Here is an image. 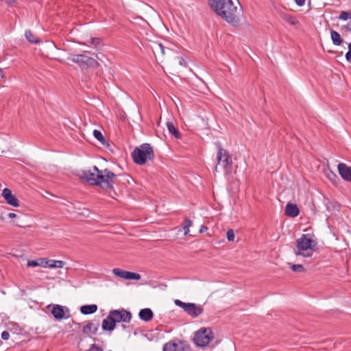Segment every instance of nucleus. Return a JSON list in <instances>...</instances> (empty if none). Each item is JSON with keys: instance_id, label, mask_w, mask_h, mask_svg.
<instances>
[{"instance_id": "1", "label": "nucleus", "mask_w": 351, "mask_h": 351, "mask_svg": "<svg viewBox=\"0 0 351 351\" xmlns=\"http://www.w3.org/2000/svg\"><path fill=\"white\" fill-rule=\"evenodd\" d=\"M210 8L227 23L237 25L239 22L238 0H208Z\"/></svg>"}, {"instance_id": "2", "label": "nucleus", "mask_w": 351, "mask_h": 351, "mask_svg": "<svg viewBox=\"0 0 351 351\" xmlns=\"http://www.w3.org/2000/svg\"><path fill=\"white\" fill-rule=\"evenodd\" d=\"M79 176L90 184L100 186L106 189L112 188L117 178V175L108 169L99 170L96 166L91 169L82 171Z\"/></svg>"}, {"instance_id": "3", "label": "nucleus", "mask_w": 351, "mask_h": 351, "mask_svg": "<svg viewBox=\"0 0 351 351\" xmlns=\"http://www.w3.org/2000/svg\"><path fill=\"white\" fill-rule=\"evenodd\" d=\"M316 245L317 242L311 238L310 234H302L296 240V245L293 250L294 253L297 256L310 257Z\"/></svg>"}, {"instance_id": "4", "label": "nucleus", "mask_w": 351, "mask_h": 351, "mask_svg": "<svg viewBox=\"0 0 351 351\" xmlns=\"http://www.w3.org/2000/svg\"><path fill=\"white\" fill-rule=\"evenodd\" d=\"M217 165L215 167L216 172H219L221 170L225 171L226 174L232 172V160L228 152L223 149L219 143H217Z\"/></svg>"}, {"instance_id": "5", "label": "nucleus", "mask_w": 351, "mask_h": 351, "mask_svg": "<svg viewBox=\"0 0 351 351\" xmlns=\"http://www.w3.org/2000/svg\"><path fill=\"white\" fill-rule=\"evenodd\" d=\"M135 163L143 165L147 160L154 158V154L152 146L148 143H144L138 147H136L132 154Z\"/></svg>"}, {"instance_id": "6", "label": "nucleus", "mask_w": 351, "mask_h": 351, "mask_svg": "<svg viewBox=\"0 0 351 351\" xmlns=\"http://www.w3.org/2000/svg\"><path fill=\"white\" fill-rule=\"evenodd\" d=\"M69 60L77 64L80 67L88 68V67H97L99 64L93 58L89 57L86 54H71Z\"/></svg>"}, {"instance_id": "7", "label": "nucleus", "mask_w": 351, "mask_h": 351, "mask_svg": "<svg viewBox=\"0 0 351 351\" xmlns=\"http://www.w3.org/2000/svg\"><path fill=\"white\" fill-rule=\"evenodd\" d=\"M214 339V335L209 328H202L195 332L193 341L199 347L207 346Z\"/></svg>"}, {"instance_id": "8", "label": "nucleus", "mask_w": 351, "mask_h": 351, "mask_svg": "<svg viewBox=\"0 0 351 351\" xmlns=\"http://www.w3.org/2000/svg\"><path fill=\"white\" fill-rule=\"evenodd\" d=\"M175 304L183 308L187 314L193 317L199 316L203 312L202 306L194 303H185L181 300H176Z\"/></svg>"}, {"instance_id": "9", "label": "nucleus", "mask_w": 351, "mask_h": 351, "mask_svg": "<svg viewBox=\"0 0 351 351\" xmlns=\"http://www.w3.org/2000/svg\"><path fill=\"white\" fill-rule=\"evenodd\" d=\"M108 315L115 324L121 322L129 323L132 319L131 313L125 309L112 310Z\"/></svg>"}, {"instance_id": "10", "label": "nucleus", "mask_w": 351, "mask_h": 351, "mask_svg": "<svg viewBox=\"0 0 351 351\" xmlns=\"http://www.w3.org/2000/svg\"><path fill=\"white\" fill-rule=\"evenodd\" d=\"M162 351H191V348L184 341H170L163 346Z\"/></svg>"}, {"instance_id": "11", "label": "nucleus", "mask_w": 351, "mask_h": 351, "mask_svg": "<svg viewBox=\"0 0 351 351\" xmlns=\"http://www.w3.org/2000/svg\"><path fill=\"white\" fill-rule=\"evenodd\" d=\"M112 273L117 277H119L125 280H138L141 279V276L140 274L137 273H133L131 271H128L125 270H122L121 269L115 268L112 270Z\"/></svg>"}, {"instance_id": "12", "label": "nucleus", "mask_w": 351, "mask_h": 351, "mask_svg": "<svg viewBox=\"0 0 351 351\" xmlns=\"http://www.w3.org/2000/svg\"><path fill=\"white\" fill-rule=\"evenodd\" d=\"M2 196L9 205L14 207H18L19 206L18 199L14 194H12L11 190L9 189L5 188L3 190Z\"/></svg>"}, {"instance_id": "13", "label": "nucleus", "mask_w": 351, "mask_h": 351, "mask_svg": "<svg viewBox=\"0 0 351 351\" xmlns=\"http://www.w3.org/2000/svg\"><path fill=\"white\" fill-rule=\"evenodd\" d=\"M341 178L348 182H351V167L344 163H339L337 167Z\"/></svg>"}, {"instance_id": "14", "label": "nucleus", "mask_w": 351, "mask_h": 351, "mask_svg": "<svg viewBox=\"0 0 351 351\" xmlns=\"http://www.w3.org/2000/svg\"><path fill=\"white\" fill-rule=\"evenodd\" d=\"M51 314L53 317L57 320H60L62 319H67L69 317V315H65L64 307L61 305H54L51 310Z\"/></svg>"}, {"instance_id": "15", "label": "nucleus", "mask_w": 351, "mask_h": 351, "mask_svg": "<svg viewBox=\"0 0 351 351\" xmlns=\"http://www.w3.org/2000/svg\"><path fill=\"white\" fill-rule=\"evenodd\" d=\"M99 328L98 323L88 322L83 328V332L86 335H95L96 334Z\"/></svg>"}, {"instance_id": "16", "label": "nucleus", "mask_w": 351, "mask_h": 351, "mask_svg": "<svg viewBox=\"0 0 351 351\" xmlns=\"http://www.w3.org/2000/svg\"><path fill=\"white\" fill-rule=\"evenodd\" d=\"M285 213L287 215L295 217L299 214V209L296 204L288 203L285 207Z\"/></svg>"}, {"instance_id": "17", "label": "nucleus", "mask_w": 351, "mask_h": 351, "mask_svg": "<svg viewBox=\"0 0 351 351\" xmlns=\"http://www.w3.org/2000/svg\"><path fill=\"white\" fill-rule=\"evenodd\" d=\"M138 315L141 319L149 322L153 318L154 314L150 308H147L141 310Z\"/></svg>"}, {"instance_id": "18", "label": "nucleus", "mask_w": 351, "mask_h": 351, "mask_svg": "<svg viewBox=\"0 0 351 351\" xmlns=\"http://www.w3.org/2000/svg\"><path fill=\"white\" fill-rule=\"evenodd\" d=\"M116 324L113 322L112 319L108 315L106 319L102 322V329L107 331H112L115 328Z\"/></svg>"}, {"instance_id": "19", "label": "nucleus", "mask_w": 351, "mask_h": 351, "mask_svg": "<svg viewBox=\"0 0 351 351\" xmlns=\"http://www.w3.org/2000/svg\"><path fill=\"white\" fill-rule=\"evenodd\" d=\"M97 306L96 304L84 305L80 308V311L82 314L88 315L92 314L97 311Z\"/></svg>"}, {"instance_id": "20", "label": "nucleus", "mask_w": 351, "mask_h": 351, "mask_svg": "<svg viewBox=\"0 0 351 351\" xmlns=\"http://www.w3.org/2000/svg\"><path fill=\"white\" fill-rule=\"evenodd\" d=\"M330 36L334 45H340L343 43L340 34L333 29L330 30Z\"/></svg>"}, {"instance_id": "21", "label": "nucleus", "mask_w": 351, "mask_h": 351, "mask_svg": "<svg viewBox=\"0 0 351 351\" xmlns=\"http://www.w3.org/2000/svg\"><path fill=\"white\" fill-rule=\"evenodd\" d=\"M167 127L170 134L173 135L176 138H181V134L176 128L172 122H167Z\"/></svg>"}, {"instance_id": "22", "label": "nucleus", "mask_w": 351, "mask_h": 351, "mask_svg": "<svg viewBox=\"0 0 351 351\" xmlns=\"http://www.w3.org/2000/svg\"><path fill=\"white\" fill-rule=\"evenodd\" d=\"M165 47L161 43H154L152 50L154 54L160 53L162 56L165 54Z\"/></svg>"}, {"instance_id": "23", "label": "nucleus", "mask_w": 351, "mask_h": 351, "mask_svg": "<svg viewBox=\"0 0 351 351\" xmlns=\"http://www.w3.org/2000/svg\"><path fill=\"white\" fill-rule=\"evenodd\" d=\"M25 37L28 41L31 43L37 44L40 43V40L36 38L34 34L30 30L25 31Z\"/></svg>"}, {"instance_id": "24", "label": "nucleus", "mask_w": 351, "mask_h": 351, "mask_svg": "<svg viewBox=\"0 0 351 351\" xmlns=\"http://www.w3.org/2000/svg\"><path fill=\"white\" fill-rule=\"evenodd\" d=\"M64 265V262L62 261L49 260L48 267L50 268H62Z\"/></svg>"}, {"instance_id": "25", "label": "nucleus", "mask_w": 351, "mask_h": 351, "mask_svg": "<svg viewBox=\"0 0 351 351\" xmlns=\"http://www.w3.org/2000/svg\"><path fill=\"white\" fill-rule=\"evenodd\" d=\"M191 225H192V221L187 218L185 219V220L183 223V225H182V228L184 230V235H187L189 234V227L191 226Z\"/></svg>"}, {"instance_id": "26", "label": "nucleus", "mask_w": 351, "mask_h": 351, "mask_svg": "<svg viewBox=\"0 0 351 351\" xmlns=\"http://www.w3.org/2000/svg\"><path fill=\"white\" fill-rule=\"evenodd\" d=\"M339 20L346 21L351 19V11H341L339 16H338Z\"/></svg>"}, {"instance_id": "27", "label": "nucleus", "mask_w": 351, "mask_h": 351, "mask_svg": "<svg viewBox=\"0 0 351 351\" xmlns=\"http://www.w3.org/2000/svg\"><path fill=\"white\" fill-rule=\"evenodd\" d=\"M93 135L95 138H97L100 143L102 144L105 143L106 140L100 131L95 130L93 131Z\"/></svg>"}, {"instance_id": "28", "label": "nucleus", "mask_w": 351, "mask_h": 351, "mask_svg": "<svg viewBox=\"0 0 351 351\" xmlns=\"http://www.w3.org/2000/svg\"><path fill=\"white\" fill-rule=\"evenodd\" d=\"M326 176L333 183H336V180H338L337 176L335 173H334L331 170L326 171Z\"/></svg>"}, {"instance_id": "29", "label": "nucleus", "mask_w": 351, "mask_h": 351, "mask_svg": "<svg viewBox=\"0 0 351 351\" xmlns=\"http://www.w3.org/2000/svg\"><path fill=\"white\" fill-rule=\"evenodd\" d=\"M291 268L292 271L295 272H303L304 271V269L302 265L298 264V265H292L291 266Z\"/></svg>"}, {"instance_id": "30", "label": "nucleus", "mask_w": 351, "mask_h": 351, "mask_svg": "<svg viewBox=\"0 0 351 351\" xmlns=\"http://www.w3.org/2000/svg\"><path fill=\"white\" fill-rule=\"evenodd\" d=\"M226 237L229 241H232L234 239V232L233 230L230 229L226 232Z\"/></svg>"}, {"instance_id": "31", "label": "nucleus", "mask_w": 351, "mask_h": 351, "mask_svg": "<svg viewBox=\"0 0 351 351\" xmlns=\"http://www.w3.org/2000/svg\"><path fill=\"white\" fill-rule=\"evenodd\" d=\"M87 351H104V349L97 344H91Z\"/></svg>"}, {"instance_id": "32", "label": "nucleus", "mask_w": 351, "mask_h": 351, "mask_svg": "<svg viewBox=\"0 0 351 351\" xmlns=\"http://www.w3.org/2000/svg\"><path fill=\"white\" fill-rule=\"evenodd\" d=\"M38 261V266L42 267H48V261L46 258H39Z\"/></svg>"}, {"instance_id": "33", "label": "nucleus", "mask_w": 351, "mask_h": 351, "mask_svg": "<svg viewBox=\"0 0 351 351\" xmlns=\"http://www.w3.org/2000/svg\"><path fill=\"white\" fill-rule=\"evenodd\" d=\"M346 58L348 62H351V43L348 45V51L346 54Z\"/></svg>"}, {"instance_id": "34", "label": "nucleus", "mask_w": 351, "mask_h": 351, "mask_svg": "<svg viewBox=\"0 0 351 351\" xmlns=\"http://www.w3.org/2000/svg\"><path fill=\"white\" fill-rule=\"evenodd\" d=\"M27 267H38V261H28L27 263Z\"/></svg>"}, {"instance_id": "35", "label": "nucleus", "mask_w": 351, "mask_h": 351, "mask_svg": "<svg viewBox=\"0 0 351 351\" xmlns=\"http://www.w3.org/2000/svg\"><path fill=\"white\" fill-rule=\"evenodd\" d=\"M9 337H10V333L8 331H3L1 333V338L3 340H8L9 339Z\"/></svg>"}, {"instance_id": "36", "label": "nucleus", "mask_w": 351, "mask_h": 351, "mask_svg": "<svg viewBox=\"0 0 351 351\" xmlns=\"http://www.w3.org/2000/svg\"><path fill=\"white\" fill-rule=\"evenodd\" d=\"M179 64L181 66H186V62L184 60V59L183 58H179Z\"/></svg>"}, {"instance_id": "37", "label": "nucleus", "mask_w": 351, "mask_h": 351, "mask_svg": "<svg viewBox=\"0 0 351 351\" xmlns=\"http://www.w3.org/2000/svg\"><path fill=\"white\" fill-rule=\"evenodd\" d=\"M295 3L299 6H302L305 3V0H295Z\"/></svg>"}, {"instance_id": "38", "label": "nucleus", "mask_w": 351, "mask_h": 351, "mask_svg": "<svg viewBox=\"0 0 351 351\" xmlns=\"http://www.w3.org/2000/svg\"><path fill=\"white\" fill-rule=\"evenodd\" d=\"M345 28L347 30L351 31V21L345 26Z\"/></svg>"}, {"instance_id": "39", "label": "nucleus", "mask_w": 351, "mask_h": 351, "mask_svg": "<svg viewBox=\"0 0 351 351\" xmlns=\"http://www.w3.org/2000/svg\"><path fill=\"white\" fill-rule=\"evenodd\" d=\"M91 43L94 45H97V43H99V39L98 38H92Z\"/></svg>"}, {"instance_id": "40", "label": "nucleus", "mask_w": 351, "mask_h": 351, "mask_svg": "<svg viewBox=\"0 0 351 351\" xmlns=\"http://www.w3.org/2000/svg\"><path fill=\"white\" fill-rule=\"evenodd\" d=\"M8 217H9L10 218H14V217H16V215L15 213H10L8 214Z\"/></svg>"}, {"instance_id": "41", "label": "nucleus", "mask_w": 351, "mask_h": 351, "mask_svg": "<svg viewBox=\"0 0 351 351\" xmlns=\"http://www.w3.org/2000/svg\"><path fill=\"white\" fill-rule=\"evenodd\" d=\"M207 230V228L206 226H202L199 232H203L204 230Z\"/></svg>"}, {"instance_id": "42", "label": "nucleus", "mask_w": 351, "mask_h": 351, "mask_svg": "<svg viewBox=\"0 0 351 351\" xmlns=\"http://www.w3.org/2000/svg\"><path fill=\"white\" fill-rule=\"evenodd\" d=\"M13 1H14V0H10L9 1H8V3L11 4Z\"/></svg>"}, {"instance_id": "43", "label": "nucleus", "mask_w": 351, "mask_h": 351, "mask_svg": "<svg viewBox=\"0 0 351 351\" xmlns=\"http://www.w3.org/2000/svg\"><path fill=\"white\" fill-rule=\"evenodd\" d=\"M122 328H123V329H125V328H126V326H125L124 324H123V325H122Z\"/></svg>"}, {"instance_id": "44", "label": "nucleus", "mask_w": 351, "mask_h": 351, "mask_svg": "<svg viewBox=\"0 0 351 351\" xmlns=\"http://www.w3.org/2000/svg\"><path fill=\"white\" fill-rule=\"evenodd\" d=\"M0 219L3 220V217L0 215Z\"/></svg>"}, {"instance_id": "45", "label": "nucleus", "mask_w": 351, "mask_h": 351, "mask_svg": "<svg viewBox=\"0 0 351 351\" xmlns=\"http://www.w3.org/2000/svg\"><path fill=\"white\" fill-rule=\"evenodd\" d=\"M2 71L0 70V76H1Z\"/></svg>"}, {"instance_id": "46", "label": "nucleus", "mask_w": 351, "mask_h": 351, "mask_svg": "<svg viewBox=\"0 0 351 351\" xmlns=\"http://www.w3.org/2000/svg\"><path fill=\"white\" fill-rule=\"evenodd\" d=\"M108 351H112V350H108Z\"/></svg>"}]
</instances>
